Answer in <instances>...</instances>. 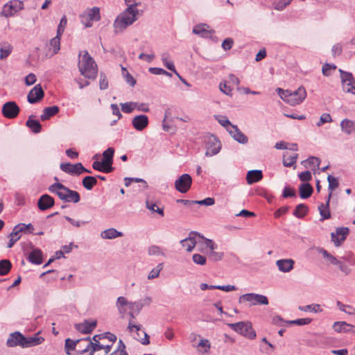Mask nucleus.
<instances>
[{
	"label": "nucleus",
	"mask_w": 355,
	"mask_h": 355,
	"mask_svg": "<svg viewBox=\"0 0 355 355\" xmlns=\"http://www.w3.org/2000/svg\"><path fill=\"white\" fill-rule=\"evenodd\" d=\"M163 268V263H159L155 268H154L148 274V279H153L156 277H158L160 273V271Z\"/></svg>",
	"instance_id": "6e6d98bb"
},
{
	"label": "nucleus",
	"mask_w": 355,
	"mask_h": 355,
	"mask_svg": "<svg viewBox=\"0 0 355 355\" xmlns=\"http://www.w3.org/2000/svg\"><path fill=\"white\" fill-rule=\"evenodd\" d=\"M353 326L347 323L346 322H335L333 325L334 329L336 332H354L355 330L352 329Z\"/></svg>",
	"instance_id": "c9c22d12"
},
{
	"label": "nucleus",
	"mask_w": 355,
	"mask_h": 355,
	"mask_svg": "<svg viewBox=\"0 0 355 355\" xmlns=\"http://www.w3.org/2000/svg\"><path fill=\"white\" fill-rule=\"evenodd\" d=\"M327 180L329 182V189L331 191L330 193H331V191L338 187V181L337 178L330 175H328Z\"/></svg>",
	"instance_id": "bf43d9fd"
},
{
	"label": "nucleus",
	"mask_w": 355,
	"mask_h": 355,
	"mask_svg": "<svg viewBox=\"0 0 355 355\" xmlns=\"http://www.w3.org/2000/svg\"><path fill=\"white\" fill-rule=\"evenodd\" d=\"M193 261L198 265L204 266L207 262V258L200 254H194L192 257Z\"/></svg>",
	"instance_id": "4d7b16f0"
},
{
	"label": "nucleus",
	"mask_w": 355,
	"mask_h": 355,
	"mask_svg": "<svg viewBox=\"0 0 355 355\" xmlns=\"http://www.w3.org/2000/svg\"><path fill=\"white\" fill-rule=\"evenodd\" d=\"M148 71L151 73L155 74V75H165V76H171V73H168V71H166V70H164L162 68L150 67Z\"/></svg>",
	"instance_id": "680f3d73"
},
{
	"label": "nucleus",
	"mask_w": 355,
	"mask_h": 355,
	"mask_svg": "<svg viewBox=\"0 0 355 355\" xmlns=\"http://www.w3.org/2000/svg\"><path fill=\"white\" fill-rule=\"evenodd\" d=\"M321 253L324 258L328 259L330 263L337 266L344 275H348L351 273L352 269L345 263L337 259L325 250H322Z\"/></svg>",
	"instance_id": "f8f14e48"
},
{
	"label": "nucleus",
	"mask_w": 355,
	"mask_h": 355,
	"mask_svg": "<svg viewBox=\"0 0 355 355\" xmlns=\"http://www.w3.org/2000/svg\"><path fill=\"white\" fill-rule=\"evenodd\" d=\"M99 87L102 90L106 89L108 87V81L105 75L103 73L100 74Z\"/></svg>",
	"instance_id": "69168bd1"
},
{
	"label": "nucleus",
	"mask_w": 355,
	"mask_h": 355,
	"mask_svg": "<svg viewBox=\"0 0 355 355\" xmlns=\"http://www.w3.org/2000/svg\"><path fill=\"white\" fill-rule=\"evenodd\" d=\"M50 192L55 193L59 198L66 202L77 203L80 201V197L79 193L69 189L62 183H55L49 188Z\"/></svg>",
	"instance_id": "20e7f679"
},
{
	"label": "nucleus",
	"mask_w": 355,
	"mask_h": 355,
	"mask_svg": "<svg viewBox=\"0 0 355 355\" xmlns=\"http://www.w3.org/2000/svg\"><path fill=\"white\" fill-rule=\"evenodd\" d=\"M12 46L9 43H3L0 47V59L3 60L6 58L12 52Z\"/></svg>",
	"instance_id": "37998d69"
},
{
	"label": "nucleus",
	"mask_w": 355,
	"mask_h": 355,
	"mask_svg": "<svg viewBox=\"0 0 355 355\" xmlns=\"http://www.w3.org/2000/svg\"><path fill=\"white\" fill-rule=\"evenodd\" d=\"M153 300L150 297L146 296L138 301L132 302L130 304V310L135 311L137 313H139L144 306H148L152 303Z\"/></svg>",
	"instance_id": "412c9836"
},
{
	"label": "nucleus",
	"mask_w": 355,
	"mask_h": 355,
	"mask_svg": "<svg viewBox=\"0 0 355 355\" xmlns=\"http://www.w3.org/2000/svg\"><path fill=\"white\" fill-rule=\"evenodd\" d=\"M313 189L312 186L309 183H303L300 184L299 187L300 196L303 199H306L309 198L312 193Z\"/></svg>",
	"instance_id": "e433bc0d"
},
{
	"label": "nucleus",
	"mask_w": 355,
	"mask_h": 355,
	"mask_svg": "<svg viewBox=\"0 0 355 355\" xmlns=\"http://www.w3.org/2000/svg\"><path fill=\"white\" fill-rule=\"evenodd\" d=\"M291 0H281L275 3L274 8L277 10H282L291 3Z\"/></svg>",
	"instance_id": "774afa93"
},
{
	"label": "nucleus",
	"mask_w": 355,
	"mask_h": 355,
	"mask_svg": "<svg viewBox=\"0 0 355 355\" xmlns=\"http://www.w3.org/2000/svg\"><path fill=\"white\" fill-rule=\"evenodd\" d=\"M349 234V229L347 227H338L336 232H332L331 241L334 243L336 246H339L343 243Z\"/></svg>",
	"instance_id": "f3484780"
},
{
	"label": "nucleus",
	"mask_w": 355,
	"mask_h": 355,
	"mask_svg": "<svg viewBox=\"0 0 355 355\" xmlns=\"http://www.w3.org/2000/svg\"><path fill=\"white\" fill-rule=\"evenodd\" d=\"M146 208L150 210L152 212H155L159 214L161 216H164L163 208H159L157 205L152 201L147 200L146 201Z\"/></svg>",
	"instance_id": "de8ad7c7"
},
{
	"label": "nucleus",
	"mask_w": 355,
	"mask_h": 355,
	"mask_svg": "<svg viewBox=\"0 0 355 355\" xmlns=\"http://www.w3.org/2000/svg\"><path fill=\"white\" fill-rule=\"evenodd\" d=\"M24 8L23 2L19 0H12L4 5L1 15L6 17L13 16L17 12Z\"/></svg>",
	"instance_id": "6e6552de"
},
{
	"label": "nucleus",
	"mask_w": 355,
	"mask_h": 355,
	"mask_svg": "<svg viewBox=\"0 0 355 355\" xmlns=\"http://www.w3.org/2000/svg\"><path fill=\"white\" fill-rule=\"evenodd\" d=\"M127 8L121 12L113 23L114 32L116 34L123 32L134 24L139 17L140 12L137 6L140 5L136 0H124Z\"/></svg>",
	"instance_id": "f257e3e1"
},
{
	"label": "nucleus",
	"mask_w": 355,
	"mask_h": 355,
	"mask_svg": "<svg viewBox=\"0 0 355 355\" xmlns=\"http://www.w3.org/2000/svg\"><path fill=\"white\" fill-rule=\"evenodd\" d=\"M40 333L35 334L31 337H25L24 347H29L38 345L44 341V338L40 336Z\"/></svg>",
	"instance_id": "c756f323"
},
{
	"label": "nucleus",
	"mask_w": 355,
	"mask_h": 355,
	"mask_svg": "<svg viewBox=\"0 0 355 355\" xmlns=\"http://www.w3.org/2000/svg\"><path fill=\"white\" fill-rule=\"evenodd\" d=\"M200 236L195 232L189 233L187 238L182 240L180 243L183 248H185L187 251L191 252L196 246L198 239H200Z\"/></svg>",
	"instance_id": "dca6fc26"
},
{
	"label": "nucleus",
	"mask_w": 355,
	"mask_h": 355,
	"mask_svg": "<svg viewBox=\"0 0 355 355\" xmlns=\"http://www.w3.org/2000/svg\"><path fill=\"white\" fill-rule=\"evenodd\" d=\"M21 234L17 232V229H13L12 232L9 235V242L8 244V248H12L14 244L20 239Z\"/></svg>",
	"instance_id": "3c124183"
},
{
	"label": "nucleus",
	"mask_w": 355,
	"mask_h": 355,
	"mask_svg": "<svg viewBox=\"0 0 355 355\" xmlns=\"http://www.w3.org/2000/svg\"><path fill=\"white\" fill-rule=\"evenodd\" d=\"M96 327V321L89 322L85 320L83 323H78L75 324V327L77 331L83 334H89Z\"/></svg>",
	"instance_id": "b1692460"
},
{
	"label": "nucleus",
	"mask_w": 355,
	"mask_h": 355,
	"mask_svg": "<svg viewBox=\"0 0 355 355\" xmlns=\"http://www.w3.org/2000/svg\"><path fill=\"white\" fill-rule=\"evenodd\" d=\"M340 128L343 132L351 135L355 132V122L347 119H343L340 123Z\"/></svg>",
	"instance_id": "473e14b6"
},
{
	"label": "nucleus",
	"mask_w": 355,
	"mask_h": 355,
	"mask_svg": "<svg viewBox=\"0 0 355 355\" xmlns=\"http://www.w3.org/2000/svg\"><path fill=\"white\" fill-rule=\"evenodd\" d=\"M192 178L187 173L180 175L175 182V188L181 193H187L191 188Z\"/></svg>",
	"instance_id": "9b49d317"
},
{
	"label": "nucleus",
	"mask_w": 355,
	"mask_h": 355,
	"mask_svg": "<svg viewBox=\"0 0 355 355\" xmlns=\"http://www.w3.org/2000/svg\"><path fill=\"white\" fill-rule=\"evenodd\" d=\"M12 268L11 262L8 259H2L0 261V275H7Z\"/></svg>",
	"instance_id": "a18cd8bd"
},
{
	"label": "nucleus",
	"mask_w": 355,
	"mask_h": 355,
	"mask_svg": "<svg viewBox=\"0 0 355 355\" xmlns=\"http://www.w3.org/2000/svg\"><path fill=\"white\" fill-rule=\"evenodd\" d=\"M339 72L340 73L343 91L355 95V79L353 77V75L351 73L345 71L340 69H339Z\"/></svg>",
	"instance_id": "0eeeda50"
},
{
	"label": "nucleus",
	"mask_w": 355,
	"mask_h": 355,
	"mask_svg": "<svg viewBox=\"0 0 355 355\" xmlns=\"http://www.w3.org/2000/svg\"><path fill=\"white\" fill-rule=\"evenodd\" d=\"M302 164L306 168L313 167L315 168H319L320 164V159L316 157H310L307 159L302 161Z\"/></svg>",
	"instance_id": "c03bdc74"
},
{
	"label": "nucleus",
	"mask_w": 355,
	"mask_h": 355,
	"mask_svg": "<svg viewBox=\"0 0 355 355\" xmlns=\"http://www.w3.org/2000/svg\"><path fill=\"white\" fill-rule=\"evenodd\" d=\"M81 344L89 345L92 344V340L89 338L78 339L76 340H73L70 338L66 339L64 345L66 353L67 354H70V352L72 350H76L78 353H80L78 349H80Z\"/></svg>",
	"instance_id": "4468645a"
},
{
	"label": "nucleus",
	"mask_w": 355,
	"mask_h": 355,
	"mask_svg": "<svg viewBox=\"0 0 355 355\" xmlns=\"http://www.w3.org/2000/svg\"><path fill=\"white\" fill-rule=\"evenodd\" d=\"M221 149V144L214 135H210L206 140V156H213L219 153Z\"/></svg>",
	"instance_id": "1a4fd4ad"
},
{
	"label": "nucleus",
	"mask_w": 355,
	"mask_h": 355,
	"mask_svg": "<svg viewBox=\"0 0 355 355\" xmlns=\"http://www.w3.org/2000/svg\"><path fill=\"white\" fill-rule=\"evenodd\" d=\"M103 348H104V345H102L100 343H94L92 341V344L91 345H85V349H78V350L80 352V354L89 352L88 355H94V353L95 352H98V351H100L101 349H103Z\"/></svg>",
	"instance_id": "f704fd0d"
},
{
	"label": "nucleus",
	"mask_w": 355,
	"mask_h": 355,
	"mask_svg": "<svg viewBox=\"0 0 355 355\" xmlns=\"http://www.w3.org/2000/svg\"><path fill=\"white\" fill-rule=\"evenodd\" d=\"M54 199L48 194L42 195L37 201L38 208L44 211L46 210L54 205Z\"/></svg>",
	"instance_id": "4be33fe9"
},
{
	"label": "nucleus",
	"mask_w": 355,
	"mask_h": 355,
	"mask_svg": "<svg viewBox=\"0 0 355 355\" xmlns=\"http://www.w3.org/2000/svg\"><path fill=\"white\" fill-rule=\"evenodd\" d=\"M299 310L306 312H313L318 313L321 312L322 310L320 309V305L318 304H312L306 306H300L298 307Z\"/></svg>",
	"instance_id": "09e8293b"
},
{
	"label": "nucleus",
	"mask_w": 355,
	"mask_h": 355,
	"mask_svg": "<svg viewBox=\"0 0 355 355\" xmlns=\"http://www.w3.org/2000/svg\"><path fill=\"white\" fill-rule=\"evenodd\" d=\"M218 122L223 127L226 128V130L229 132V130H231V125H234L230 123L229 119L225 116H216Z\"/></svg>",
	"instance_id": "864d4df0"
},
{
	"label": "nucleus",
	"mask_w": 355,
	"mask_h": 355,
	"mask_svg": "<svg viewBox=\"0 0 355 355\" xmlns=\"http://www.w3.org/2000/svg\"><path fill=\"white\" fill-rule=\"evenodd\" d=\"M128 329L130 331H137V336L135 337L141 344L146 345L150 343L148 335L143 330H141V324H135L132 322V320H129Z\"/></svg>",
	"instance_id": "2eb2a0df"
},
{
	"label": "nucleus",
	"mask_w": 355,
	"mask_h": 355,
	"mask_svg": "<svg viewBox=\"0 0 355 355\" xmlns=\"http://www.w3.org/2000/svg\"><path fill=\"white\" fill-rule=\"evenodd\" d=\"M263 178V173L261 170H251L246 174V181L248 184H252L260 181Z\"/></svg>",
	"instance_id": "c85d7f7f"
},
{
	"label": "nucleus",
	"mask_w": 355,
	"mask_h": 355,
	"mask_svg": "<svg viewBox=\"0 0 355 355\" xmlns=\"http://www.w3.org/2000/svg\"><path fill=\"white\" fill-rule=\"evenodd\" d=\"M331 196V193H329V196H328V200L326 202V205H324L323 203H322L318 207L320 216L322 217L323 220L327 219L330 217V212L329 210V200H330Z\"/></svg>",
	"instance_id": "a19ab883"
},
{
	"label": "nucleus",
	"mask_w": 355,
	"mask_h": 355,
	"mask_svg": "<svg viewBox=\"0 0 355 355\" xmlns=\"http://www.w3.org/2000/svg\"><path fill=\"white\" fill-rule=\"evenodd\" d=\"M35 117V116L33 114L29 116L28 119L26 122V125L33 132L37 134L41 132L42 125L37 120L34 119Z\"/></svg>",
	"instance_id": "2f4dec72"
},
{
	"label": "nucleus",
	"mask_w": 355,
	"mask_h": 355,
	"mask_svg": "<svg viewBox=\"0 0 355 355\" xmlns=\"http://www.w3.org/2000/svg\"><path fill=\"white\" fill-rule=\"evenodd\" d=\"M149 123L148 118L146 115H137L132 119V125L137 131L144 130Z\"/></svg>",
	"instance_id": "6ab92c4d"
},
{
	"label": "nucleus",
	"mask_w": 355,
	"mask_h": 355,
	"mask_svg": "<svg viewBox=\"0 0 355 355\" xmlns=\"http://www.w3.org/2000/svg\"><path fill=\"white\" fill-rule=\"evenodd\" d=\"M123 232L116 230L115 228L107 229L101 233V237L103 239H114L123 236Z\"/></svg>",
	"instance_id": "7c9ffc66"
},
{
	"label": "nucleus",
	"mask_w": 355,
	"mask_h": 355,
	"mask_svg": "<svg viewBox=\"0 0 355 355\" xmlns=\"http://www.w3.org/2000/svg\"><path fill=\"white\" fill-rule=\"evenodd\" d=\"M25 336H24L20 332L15 331L11 334L7 340V345L8 347H16L21 346L24 347Z\"/></svg>",
	"instance_id": "aec40b11"
},
{
	"label": "nucleus",
	"mask_w": 355,
	"mask_h": 355,
	"mask_svg": "<svg viewBox=\"0 0 355 355\" xmlns=\"http://www.w3.org/2000/svg\"><path fill=\"white\" fill-rule=\"evenodd\" d=\"M60 37L56 35L50 40V46L52 48L54 54L57 53L60 49Z\"/></svg>",
	"instance_id": "603ef678"
},
{
	"label": "nucleus",
	"mask_w": 355,
	"mask_h": 355,
	"mask_svg": "<svg viewBox=\"0 0 355 355\" xmlns=\"http://www.w3.org/2000/svg\"><path fill=\"white\" fill-rule=\"evenodd\" d=\"M92 167L94 170L103 172V173H110L113 171V167H108L103 161H95L92 164Z\"/></svg>",
	"instance_id": "ea45409f"
},
{
	"label": "nucleus",
	"mask_w": 355,
	"mask_h": 355,
	"mask_svg": "<svg viewBox=\"0 0 355 355\" xmlns=\"http://www.w3.org/2000/svg\"><path fill=\"white\" fill-rule=\"evenodd\" d=\"M228 326L234 331L248 338L254 339L256 337V333L250 322L242 321L236 323H230Z\"/></svg>",
	"instance_id": "423d86ee"
},
{
	"label": "nucleus",
	"mask_w": 355,
	"mask_h": 355,
	"mask_svg": "<svg viewBox=\"0 0 355 355\" xmlns=\"http://www.w3.org/2000/svg\"><path fill=\"white\" fill-rule=\"evenodd\" d=\"M82 183L87 190H92L96 185L97 180L94 176H86L83 179Z\"/></svg>",
	"instance_id": "79ce46f5"
},
{
	"label": "nucleus",
	"mask_w": 355,
	"mask_h": 355,
	"mask_svg": "<svg viewBox=\"0 0 355 355\" xmlns=\"http://www.w3.org/2000/svg\"><path fill=\"white\" fill-rule=\"evenodd\" d=\"M308 211V207L304 204H300L296 207L293 212V215L300 218L304 217Z\"/></svg>",
	"instance_id": "8fccbe9b"
},
{
	"label": "nucleus",
	"mask_w": 355,
	"mask_h": 355,
	"mask_svg": "<svg viewBox=\"0 0 355 355\" xmlns=\"http://www.w3.org/2000/svg\"><path fill=\"white\" fill-rule=\"evenodd\" d=\"M60 169L70 175H80L83 173H92L90 170L85 168L81 163L71 164L70 163H62Z\"/></svg>",
	"instance_id": "9d476101"
},
{
	"label": "nucleus",
	"mask_w": 355,
	"mask_h": 355,
	"mask_svg": "<svg viewBox=\"0 0 355 355\" xmlns=\"http://www.w3.org/2000/svg\"><path fill=\"white\" fill-rule=\"evenodd\" d=\"M44 91L40 84L36 85L28 94L27 100L28 103L33 104L39 102L43 98Z\"/></svg>",
	"instance_id": "a211bd4d"
},
{
	"label": "nucleus",
	"mask_w": 355,
	"mask_h": 355,
	"mask_svg": "<svg viewBox=\"0 0 355 355\" xmlns=\"http://www.w3.org/2000/svg\"><path fill=\"white\" fill-rule=\"evenodd\" d=\"M295 261L291 259H279L276 262L278 269L283 272H288L293 270Z\"/></svg>",
	"instance_id": "393cba45"
},
{
	"label": "nucleus",
	"mask_w": 355,
	"mask_h": 355,
	"mask_svg": "<svg viewBox=\"0 0 355 355\" xmlns=\"http://www.w3.org/2000/svg\"><path fill=\"white\" fill-rule=\"evenodd\" d=\"M121 110L125 113H130L133 111L134 109L136 108L137 105V103L135 102H128L125 103H121Z\"/></svg>",
	"instance_id": "5fc2aeb1"
},
{
	"label": "nucleus",
	"mask_w": 355,
	"mask_h": 355,
	"mask_svg": "<svg viewBox=\"0 0 355 355\" xmlns=\"http://www.w3.org/2000/svg\"><path fill=\"white\" fill-rule=\"evenodd\" d=\"M59 107L57 105H53L51 107H46L43 110V113L40 116V119L42 121H46L49 119L51 116L55 115L59 112Z\"/></svg>",
	"instance_id": "72a5a7b5"
},
{
	"label": "nucleus",
	"mask_w": 355,
	"mask_h": 355,
	"mask_svg": "<svg viewBox=\"0 0 355 355\" xmlns=\"http://www.w3.org/2000/svg\"><path fill=\"white\" fill-rule=\"evenodd\" d=\"M229 133L234 140L240 144H245L248 142V137L238 128L236 125H231Z\"/></svg>",
	"instance_id": "5701e85b"
},
{
	"label": "nucleus",
	"mask_w": 355,
	"mask_h": 355,
	"mask_svg": "<svg viewBox=\"0 0 355 355\" xmlns=\"http://www.w3.org/2000/svg\"><path fill=\"white\" fill-rule=\"evenodd\" d=\"M114 153V149L113 148H108L105 150L103 153V162L108 167H112L113 163V156Z\"/></svg>",
	"instance_id": "4c0bfd02"
},
{
	"label": "nucleus",
	"mask_w": 355,
	"mask_h": 355,
	"mask_svg": "<svg viewBox=\"0 0 355 355\" xmlns=\"http://www.w3.org/2000/svg\"><path fill=\"white\" fill-rule=\"evenodd\" d=\"M311 322L310 318H300L294 320L287 321L286 322L291 324H297L299 326L306 325Z\"/></svg>",
	"instance_id": "052dcab7"
},
{
	"label": "nucleus",
	"mask_w": 355,
	"mask_h": 355,
	"mask_svg": "<svg viewBox=\"0 0 355 355\" xmlns=\"http://www.w3.org/2000/svg\"><path fill=\"white\" fill-rule=\"evenodd\" d=\"M276 92L284 102L292 106L301 103L306 97V92L303 87H300L295 91L277 88Z\"/></svg>",
	"instance_id": "7ed1b4c3"
},
{
	"label": "nucleus",
	"mask_w": 355,
	"mask_h": 355,
	"mask_svg": "<svg viewBox=\"0 0 355 355\" xmlns=\"http://www.w3.org/2000/svg\"><path fill=\"white\" fill-rule=\"evenodd\" d=\"M239 303L252 306L256 305H268L269 302L266 295L250 293L241 295L239 298Z\"/></svg>",
	"instance_id": "39448f33"
},
{
	"label": "nucleus",
	"mask_w": 355,
	"mask_h": 355,
	"mask_svg": "<svg viewBox=\"0 0 355 355\" xmlns=\"http://www.w3.org/2000/svg\"><path fill=\"white\" fill-rule=\"evenodd\" d=\"M86 17L89 20V21L85 24L87 27H91L92 26V23L91 21H98L101 19V14L100 9L98 7H93L92 9H89L86 14Z\"/></svg>",
	"instance_id": "cd10ccee"
},
{
	"label": "nucleus",
	"mask_w": 355,
	"mask_h": 355,
	"mask_svg": "<svg viewBox=\"0 0 355 355\" xmlns=\"http://www.w3.org/2000/svg\"><path fill=\"white\" fill-rule=\"evenodd\" d=\"M67 17H66V16L64 15L61 18L60 24L58 26L57 35L58 36H62V33H64V28L67 26Z\"/></svg>",
	"instance_id": "13d9d810"
},
{
	"label": "nucleus",
	"mask_w": 355,
	"mask_h": 355,
	"mask_svg": "<svg viewBox=\"0 0 355 355\" xmlns=\"http://www.w3.org/2000/svg\"><path fill=\"white\" fill-rule=\"evenodd\" d=\"M1 112L3 116L12 119L18 116L20 108L15 101H8L3 105Z\"/></svg>",
	"instance_id": "ddd939ff"
},
{
	"label": "nucleus",
	"mask_w": 355,
	"mask_h": 355,
	"mask_svg": "<svg viewBox=\"0 0 355 355\" xmlns=\"http://www.w3.org/2000/svg\"><path fill=\"white\" fill-rule=\"evenodd\" d=\"M298 155L297 153L288 154L286 153L284 155L283 164L286 167H291L297 161Z\"/></svg>",
	"instance_id": "58836bf2"
},
{
	"label": "nucleus",
	"mask_w": 355,
	"mask_h": 355,
	"mask_svg": "<svg viewBox=\"0 0 355 355\" xmlns=\"http://www.w3.org/2000/svg\"><path fill=\"white\" fill-rule=\"evenodd\" d=\"M79 57H82L78 64L80 73L86 78L95 79L97 76L98 69L94 60L87 51L80 52Z\"/></svg>",
	"instance_id": "f03ea898"
},
{
	"label": "nucleus",
	"mask_w": 355,
	"mask_h": 355,
	"mask_svg": "<svg viewBox=\"0 0 355 355\" xmlns=\"http://www.w3.org/2000/svg\"><path fill=\"white\" fill-rule=\"evenodd\" d=\"M332 121L331 116L329 114L324 113L321 115L319 121L317 123V126L320 127L324 123H329Z\"/></svg>",
	"instance_id": "e2e57ef3"
},
{
	"label": "nucleus",
	"mask_w": 355,
	"mask_h": 355,
	"mask_svg": "<svg viewBox=\"0 0 355 355\" xmlns=\"http://www.w3.org/2000/svg\"><path fill=\"white\" fill-rule=\"evenodd\" d=\"M132 302H128V300L123 297L120 296L116 299V306H128L130 308V304H131Z\"/></svg>",
	"instance_id": "338daca9"
},
{
	"label": "nucleus",
	"mask_w": 355,
	"mask_h": 355,
	"mask_svg": "<svg viewBox=\"0 0 355 355\" xmlns=\"http://www.w3.org/2000/svg\"><path fill=\"white\" fill-rule=\"evenodd\" d=\"M148 254L150 256H162L165 257L166 254L163 250L162 248H161L159 246L153 245L148 247Z\"/></svg>",
	"instance_id": "49530a36"
},
{
	"label": "nucleus",
	"mask_w": 355,
	"mask_h": 355,
	"mask_svg": "<svg viewBox=\"0 0 355 355\" xmlns=\"http://www.w3.org/2000/svg\"><path fill=\"white\" fill-rule=\"evenodd\" d=\"M209 26L205 24H201L196 25L193 28V33L203 37H208L211 36L214 31L212 30H208Z\"/></svg>",
	"instance_id": "a878e982"
},
{
	"label": "nucleus",
	"mask_w": 355,
	"mask_h": 355,
	"mask_svg": "<svg viewBox=\"0 0 355 355\" xmlns=\"http://www.w3.org/2000/svg\"><path fill=\"white\" fill-rule=\"evenodd\" d=\"M194 202L200 205L211 206L215 203V200L213 198H206L202 200H195Z\"/></svg>",
	"instance_id": "0e129e2a"
},
{
	"label": "nucleus",
	"mask_w": 355,
	"mask_h": 355,
	"mask_svg": "<svg viewBox=\"0 0 355 355\" xmlns=\"http://www.w3.org/2000/svg\"><path fill=\"white\" fill-rule=\"evenodd\" d=\"M27 259L31 263L35 265L42 264L43 262L42 250L38 248L33 249V250L28 254Z\"/></svg>",
	"instance_id": "bb28decb"
}]
</instances>
